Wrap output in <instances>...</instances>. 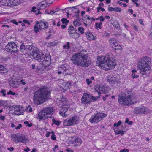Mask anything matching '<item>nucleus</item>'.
Masks as SVG:
<instances>
[{
  "label": "nucleus",
  "mask_w": 152,
  "mask_h": 152,
  "mask_svg": "<svg viewBox=\"0 0 152 152\" xmlns=\"http://www.w3.org/2000/svg\"><path fill=\"white\" fill-rule=\"evenodd\" d=\"M116 61L113 59L111 54L105 56L103 58L98 56L96 61V65L105 70L113 69L116 65Z\"/></svg>",
  "instance_id": "f257e3e1"
},
{
  "label": "nucleus",
  "mask_w": 152,
  "mask_h": 152,
  "mask_svg": "<svg viewBox=\"0 0 152 152\" xmlns=\"http://www.w3.org/2000/svg\"><path fill=\"white\" fill-rule=\"evenodd\" d=\"M50 92L47 87L43 86L34 92L33 100L34 103L41 104L50 98Z\"/></svg>",
  "instance_id": "f03ea898"
},
{
  "label": "nucleus",
  "mask_w": 152,
  "mask_h": 152,
  "mask_svg": "<svg viewBox=\"0 0 152 152\" xmlns=\"http://www.w3.org/2000/svg\"><path fill=\"white\" fill-rule=\"evenodd\" d=\"M71 60L73 64L84 67H88L90 64V61L87 54L80 52L74 54L72 56Z\"/></svg>",
  "instance_id": "7ed1b4c3"
},
{
  "label": "nucleus",
  "mask_w": 152,
  "mask_h": 152,
  "mask_svg": "<svg viewBox=\"0 0 152 152\" xmlns=\"http://www.w3.org/2000/svg\"><path fill=\"white\" fill-rule=\"evenodd\" d=\"M151 61L150 58L145 57L142 58L138 62L137 67L140 70V73L145 77L148 75L151 69Z\"/></svg>",
  "instance_id": "20e7f679"
},
{
  "label": "nucleus",
  "mask_w": 152,
  "mask_h": 152,
  "mask_svg": "<svg viewBox=\"0 0 152 152\" xmlns=\"http://www.w3.org/2000/svg\"><path fill=\"white\" fill-rule=\"evenodd\" d=\"M118 101L120 104L124 106L131 105L136 102L134 94L130 92H127L120 96Z\"/></svg>",
  "instance_id": "39448f33"
},
{
  "label": "nucleus",
  "mask_w": 152,
  "mask_h": 152,
  "mask_svg": "<svg viewBox=\"0 0 152 152\" xmlns=\"http://www.w3.org/2000/svg\"><path fill=\"white\" fill-rule=\"evenodd\" d=\"M34 58L38 60L44 66L43 69H46L50 64L51 58L50 56H46L42 53L39 51L34 52L33 54Z\"/></svg>",
  "instance_id": "423d86ee"
},
{
  "label": "nucleus",
  "mask_w": 152,
  "mask_h": 152,
  "mask_svg": "<svg viewBox=\"0 0 152 152\" xmlns=\"http://www.w3.org/2000/svg\"><path fill=\"white\" fill-rule=\"evenodd\" d=\"M107 115L102 113H98L92 115L89 120V122L91 123H97L103 118L107 116Z\"/></svg>",
  "instance_id": "0eeeda50"
},
{
  "label": "nucleus",
  "mask_w": 152,
  "mask_h": 152,
  "mask_svg": "<svg viewBox=\"0 0 152 152\" xmlns=\"http://www.w3.org/2000/svg\"><path fill=\"white\" fill-rule=\"evenodd\" d=\"M6 51L11 53H16L18 51L17 46L15 43L13 42H9L6 46Z\"/></svg>",
  "instance_id": "6e6552de"
},
{
  "label": "nucleus",
  "mask_w": 152,
  "mask_h": 152,
  "mask_svg": "<svg viewBox=\"0 0 152 152\" xmlns=\"http://www.w3.org/2000/svg\"><path fill=\"white\" fill-rule=\"evenodd\" d=\"M48 24L46 22L43 21L42 20L39 22L37 21L36 22V24L34 27V31L36 33L39 31V28L38 26H39V28L40 29L46 28L48 26Z\"/></svg>",
  "instance_id": "1a4fd4ad"
},
{
  "label": "nucleus",
  "mask_w": 152,
  "mask_h": 152,
  "mask_svg": "<svg viewBox=\"0 0 152 152\" xmlns=\"http://www.w3.org/2000/svg\"><path fill=\"white\" fill-rule=\"evenodd\" d=\"M151 110L148 109L144 106L142 107L135 108L134 110V113L136 114H145L151 112Z\"/></svg>",
  "instance_id": "9d476101"
},
{
  "label": "nucleus",
  "mask_w": 152,
  "mask_h": 152,
  "mask_svg": "<svg viewBox=\"0 0 152 152\" xmlns=\"http://www.w3.org/2000/svg\"><path fill=\"white\" fill-rule=\"evenodd\" d=\"M78 121L77 117L75 116L70 118L69 120H66L63 122V125L64 126H71L76 124Z\"/></svg>",
  "instance_id": "9b49d317"
},
{
  "label": "nucleus",
  "mask_w": 152,
  "mask_h": 152,
  "mask_svg": "<svg viewBox=\"0 0 152 152\" xmlns=\"http://www.w3.org/2000/svg\"><path fill=\"white\" fill-rule=\"evenodd\" d=\"M81 103L84 104H89L92 101L91 96L86 93L83 94L81 99Z\"/></svg>",
  "instance_id": "f8f14e48"
},
{
  "label": "nucleus",
  "mask_w": 152,
  "mask_h": 152,
  "mask_svg": "<svg viewBox=\"0 0 152 152\" xmlns=\"http://www.w3.org/2000/svg\"><path fill=\"white\" fill-rule=\"evenodd\" d=\"M94 89L95 91L98 93V94L99 96L101 93L104 94L107 92V88L103 85L96 86L94 87Z\"/></svg>",
  "instance_id": "ddd939ff"
},
{
  "label": "nucleus",
  "mask_w": 152,
  "mask_h": 152,
  "mask_svg": "<svg viewBox=\"0 0 152 152\" xmlns=\"http://www.w3.org/2000/svg\"><path fill=\"white\" fill-rule=\"evenodd\" d=\"M108 81L111 84H118L120 83L118 77L113 75H108L107 77Z\"/></svg>",
  "instance_id": "4468645a"
},
{
  "label": "nucleus",
  "mask_w": 152,
  "mask_h": 152,
  "mask_svg": "<svg viewBox=\"0 0 152 152\" xmlns=\"http://www.w3.org/2000/svg\"><path fill=\"white\" fill-rule=\"evenodd\" d=\"M18 142H22L26 144L28 142V140L27 138L23 134H18L17 136Z\"/></svg>",
  "instance_id": "2eb2a0df"
},
{
  "label": "nucleus",
  "mask_w": 152,
  "mask_h": 152,
  "mask_svg": "<svg viewBox=\"0 0 152 152\" xmlns=\"http://www.w3.org/2000/svg\"><path fill=\"white\" fill-rule=\"evenodd\" d=\"M14 113L15 115H22L23 114L24 110L20 106H16L14 107Z\"/></svg>",
  "instance_id": "dca6fc26"
},
{
  "label": "nucleus",
  "mask_w": 152,
  "mask_h": 152,
  "mask_svg": "<svg viewBox=\"0 0 152 152\" xmlns=\"http://www.w3.org/2000/svg\"><path fill=\"white\" fill-rule=\"evenodd\" d=\"M59 103L62 107H69V103L67 101V100L64 97L62 96L59 100Z\"/></svg>",
  "instance_id": "f3484780"
},
{
  "label": "nucleus",
  "mask_w": 152,
  "mask_h": 152,
  "mask_svg": "<svg viewBox=\"0 0 152 152\" xmlns=\"http://www.w3.org/2000/svg\"><path fill=\"white\" fill-rule=\"evenodd\" d=\"M38 117L40 120H45L48 118H50L51 116H47L42 110L39 113Z\"/></svg>",
  "instance_id": "a211bd4d"
},
{
  "label": "nucleus",
  "mask_w": 152,
  "mask_h": 152,
  "mask_svg": "<svg viewBox=\"0 0 152 152\" xmlns=\"http://www.w3.org/2000/svg\"><path fill=\"white\" fill-rule=\"evenodd\" d=\"M43 111L48 116H50V115L53 113V108L52 107H48L44 109Z\"/></svg>",
  "instance_id": "6ab92c4d"
},
{
  "label": "nucleus",
  "mask_w": 152,
  "mask_h": 152,
  "mask_svg": "<svg viewBox=\"0 0 152 152\" xmlns=\"http://www.w3.org/2000/svg\"><path fill=\"white\" fill-rule=\"evenodd\" d=\"M8 6H13L18 5L20 3V0H8Z\"/></svg>",
  "instance_id": "aec40b11"
},
{
  "label": "nucleus",
  "mask_w": 152,
  "mask_h": 152,
  "mask_svg": "<svg viewBox=\"0 0 152 152\" xmlns=\"http://www.w3.org/2000/svg\"><path fill=\"white\" fill-rule=\"evenodd\" d=\"M86 37L87 39L89 40H94L95 39V37L92 34L91 32L89 31H87L86 32Z\"/></svg>",
  "instance_id": "412c9836"
},
{
  "label": "nucleus",
  "mask_w": 152,
  "mask_h": 152,
  "mask_svg": "<svg viewBox=\"0 0 152 152\" xmlns=\"http://www.w3.org/2000/svg\"><path fill=\"white\" fill-rule=\"evenodd\" d=\"M26 50H28L29 51H32V56H33V54L34 52H36V51H39L37 50L33 46L31 45H26Z\"/></svg>",
  "instance_id": "4be33fe9"
},
{
  "label": "nucleus",
  "mask_w": 152,
  "mask_h": 152,
  "mask_svg": "<svg viewBox=\"0 0 152 152\" xmlns=\"http://www.w3.org/2000/svg\"><path fill=\"white\" fill-rule=\"evenodd\" d=\"M71 140L73 143L78 142L79 143L80 145L82 142V141L79 138L77 137H72Z\"/></svg>",
  "instance_id": "5701e85b"
},
{
  "label": "nucleus",
  "mask_w": 152,
  "mask_h": 152,
  "mask_svg": "<svg viewBox=\"0 0 152 152\" xmlns=\"http://www.w3.org/2000/svg\"><path fill=\"white\" fill-rule=\"evenodd\" d=\"M70 37L74 39H76L78 38L79 37V34L77 33L76 32L72 33L69 34Z\"/></svg>",
  "instance_id": "b1692460"
},
{
  "label": "nucleus",
  "mask_w": 152,
  "mask_h": 152,
  "mask_svg": "<svg viewBox=\"0 0 152 152\" xmlns=\"http://www.w3.org/2000/svg\"><path fill=\"white\" fill-rule=\"evenodd\" d=\"M10 86L13 88H17L18 86V82L14 80L10 81Z\"/></svg>",
  "instance_id": "393cba45"
},
{
  "label": "nucleus",
  "mask_w": 152,
  "mask_h": 152,
  "mask_svg": "<svg viewBox=\"0 0 152 152\" xmlns=\"http://www.w3.org/2000/svg\"><path fill=\"white\" fill-rule=\"evenodd\" d=\"M109 42L112 48L115 45V43H117L116 40L113 38L110 39L109 41Z\"/></svg>",
  "instance_id": "a878e982"
},
{
  "label": "nucleus",
  "mask_w": 152,
  "mask_h": 152,
  "mask_svg": "<svg viewBox=\"0 0 152 152\" xmlns=\"http://www.w3.org/2000/svg\"><path fill=\"white\" fill-rule=\"evenodd\" d=\"M17 135L18 134H11V136L12 139V141H14V142H18V141L17 139Z\"/></svg>",
  "instance_id": "bb28decb"
},
{
  "label": "nucleus",
  "mask_w": 152,
  "mask_h": 152,
  "mask_svg": "<svg viewBox=\"0 0 152 152\" xmlns=\"http://www.w3.org/2000/svg\"><path fill=\"white\" fill-rule=\"evenodd\" d=\"M112 48L115 50H121L122 49V47L120 45H118L117 43H115V45L112 47Z\"/></svg>",
  "instance_id": "cd10ccee"
},
{
  "label": "nucleus",
  "mask_w": 152,
  "mask_h": 152,
  "mask_svg": "<svg viewBox=\"0 0 152 152\" xmlns=\"http://www.w3.org/2000/svg\"><path fill=\"white\" fill-rule=\"evenodd\" d=\"M76 30L74 29V27L72 25L70 26L68 29V32L69 34L75 32H76Z\"/></svg>",
  "instance_id": "c85d7f7f"
},
{
  "label": "nucleus",
  "mask_w": 152,
  "mask_h": 152,
  "mask_svg": "<svg viewBox=\"0 0 152 152\" xmlns=\"http://www.w3.org/2000/svg\"><path fill=\"white\" fill-rule=\"evenodd\" d=\"M8 0H0V2L3 5L8 6Z\"/></svg>",
  "instance_id": "c756f323"
},
{
  "label": "nucleus",
  "mask_w": 152,
  "mask_h": 152,
  "mask_svg": "<svg viewBox=\"0 0 152 152\" xmlns=\"http://www.w3.org/2000/svg\"><path fill=\"white\" fill-rule=\"evenodd\" d=\"M20 49L21 52H23L25 50H26V46H25L23 43H22L21 45Z\"/></svg>",
  "instance_id": "7c9ffc66"
},
{
  "label": "nucleus",
  "mask_w": 152,
  "mask_h": 152,
  "mask_svg": "<svg viewBox=\"0 0 152 152\" xmlns=\"http://www.w3.org/2000/svg\"><path fill=\"white\" fill-rule=\"evenodd\" d=\"M124 131L121 130H119L118 131H115V134L116 135L120 134L121 135H123L124 134Z\"/></svg>",
  "instance_id": "2f4dec72"
},
{
  "label": "nucleus",
  "mask_w": 152,
  "mask_h": 152,
  "mask_svg": "<svg viewBox=\"0 0 152 152\" xmlns=\"http://www.w3.org/2000/svg\"><path fill=\"white\" fill-rule=\"evenodd\" d=\"M61 21L63 23L65 24L66 25L67 24V23L69 22V20H67L66 18H62L61 20Z\"/></svg>",
  "instance_id": "473e14b6"
},
{
  "label": "nucleus",
  "mask_w": 152,
  "mask_h": 152,
  "mask_svg": "<svg viewBox=\"0 0 152 152\" xmlns=\"http://www.w3.org/2000/svg\"><path fill=\"white\" fill-rule=\"evenodd\" d=\"M70 43L69 42H67L66 43V45H63V48L64 49H69L70 48V46H69Z\"/></svg>",
  "instance_id": "72a5a7b5"
},
{
  "label": "nucleus",
  "mask_w": 152,
  "mask_h": 152,
  "mask_svg": "<svg viewBox=\"0 0 152 152\" xmlns=\"http://www.w3.org/2000/svg\"><path fill=\"white\" fill-rule=\"evenodd\" d=\"M91 23L90 20H87L85 22H84L83 23L86 26H89L91 24Z\"/></svg>",
  "instance_id": "f704fd0d"
},
{
  "label": "nucleus",
  "mask_w": 152,
  "mask_h": 152,
  "mask_svg": "<svg viewBox=\"0 0 152 152\" xmlns=\"http://www.w3.org/2000/svg\"><path fill=\"white\" fill-rule=\"evenodd\" d=\"M0 92L3 94V96H5L6 95V91L5 89H1L0 91Z\"/></svg>",
  "instance_id": "c9c22d12"
},
{
  "label": "nucleus",
  "mask_w": 152,
  "mask_h": 152,
  "mask_svg": "<svg viewBox=\"0 0 152 152\" xmlns=\"http://www.w3.org/2000/svg\"><path fill=\"white\" fill-rule=\"evenodd\" d=\"M53 123L52 124H55L56 125H59L60 123L59 121H56L55 120L54 118L52 119V120Z\"/></svg>",
  "instance_id": "e433bc0d"
},
{
  "label": "nucleus",
  "mask_w": 152,
  "mask_h": 152,
  "mask_svg": "<svg viewBox=\"0 0 152 152\" xmlns=\"http://www.w3.org/2000/svg\"><path fill=\"white\" fill-rule=\"evenodd\" d=\"M78 30L82 34H83L84 33V28L82 27H79L78 28Z\"/></svg>",
  "instance_id": "4c0bfd02"
},
{
  "label": "nucleus",
  "mask_w": 152,
  "mask_h": 152,
  "mask_svg": "<svg viewBox=\"0 0 152 152\" xmlns=\"http://www.w3.org/2000/svg\"><path fill=\"white\" fill-rule=\"evenodd\" d=\"M69 108V107H62L61 110L63 111V112L66 113L67 111L68 108Z\"/></svg>",
  "instance_id": "58836bf2"
},
{
  "label": "nucleus",
  "mask_w": 152,
  "mask_h": 152,
  "mask_svg": "<svg viewBox=\"0 0 152 152\" xmlns=\"http://www.w3.org/2000/svg\"><path fill=\"white\" fill-rule=\"evenodd\" d=\"M121 11V9L119 7H115L114 8L113 11L118 12H120Z\"/></svg>",
  "instance_id": "ea45409f"
},
{
  "label": "nucleus",
  "mask_w": 152,
  "mask_h": 152,
  "mask_svg": "<svg viewBox=\"0 0 152 152\" xmlns=\"http://www.w3.org/2000/svg\"><path fill=\"white\" fill-rule=\"evenodd\" d=\"M24 123L25 125H26V126L28 127H31L32 125V124L31 123L29 124V122L28 121H25Z\"/></svg>",
  "instance_id": "a19ab883"
},
{
  "label": "nucleus",
  "mask_w": 152,
  "mask_h": 152,
  "mask_svg": "<svg viewBox=\"0 0 152 152\" xmlns=\"http://www.w3.org/2000/svg\"><path fill=\"white\" fill-rule=\"evenodd\" d=\"M59 114L61 116H62L63 117L67 115V114L65 113L64 112H63V111H62L61 110L59 112Z\"/></svg>",
  "instance_id": "79ce46f5"
},
{
  "label": "nucleus",
  "mask_w": 152,
  "mask_h": 152,
  "mask_svg": "<svg viewBox=\"0 0 152 152\" xmlns=\"http://www.w3.org/2000/svg\"><path fill=\"white\" fill-rule=\"evenodd\" d=\"M7 95L11 94L12 95H15L16 94L15 93L13 92L12 91L10 90L7 93Z\"/></svg>",
  "instance_id": "37998d69"
},
{
  "label": "nucleus",
  "mask_w": 152,
  "mask_h": 152,
  "mask_svg": "<svg viewBox=\"0 0 152 152\" xmlns=\"http://www.w3.org/2000/svg\"><path fill=\"white\" fill-rule=\"evenodd\" d=\"M139 77V75H136V73H132V77L134 79V78H137Z\"/></svg>",
  "instance_id": "c03bdc74"
},
{
  "label": "nucleus",
  "mask_w": 152,
  "mask_h": 152,
  "mask_svg": "<svg viewBox=\"0 0 152 152\" xmlns=\"http://www.w3.org/2000/svg\"><path fill=\"white\" fill-rule=\"evenodd\" d=\"M73 24L75 26H79L81 25L80 23L77 22V20H75V21H74L73 22Z\"/></svg>",
  "instance_id": "a18cd8bd"
},
{
  "label": "nucleus",
  "mask_w": 152,
  "mask_h": 152,
  "mask_svg": "<svg viewBox=\"0 0 152 152\" xmlns=\"http://www.w3.org/2000/svg\"><path fill=\"white\" fill-rule=\"evenodd\" d=\"M26 111H28L31 112L32 111V109L30 106H28L26 108Z\"/></svg>",
  "instance_id": "49530a36"
},
{
  "label": "nucleus",
  "mask_w": 152,
  "mask_h": 152,
  "mask_svg": "<svg viewBox=\"0 0 152 152\" xmlns=\"http://www.w3.org/2000/svg\"><path fill=\"white\" fill-rule=\"evenodd\" d=\"M121 123V121H119L117 123H115L114 124V126L118 127L120 125Z\"/></svg>",
  "instance_id": "de8ad7c7"
},
{
  "label": "nucleus",
  "mask_w": 152,
  "mask_h": 152,
  "mask_svg": "<svg viewBox=\"0 0 152 152\" xmlns=\"http://www.w3.org/2000/svg\"><path fill=\"white\" fill-rule=\"evenodd\" d=\"M47 7V6H45V4H42L41 6L40 7V9L43 10L45 9Z\"/></svg>",
  "instance_id": "09e8293b"
},
{
  "label": "nucleus",
  "mask_w": 152,
  "mask_h": 152,
  "mask_svg": "<svg viewBox=\"0 0 152 152\" xmlns=\"http://www.w3.org/2000/svg\"><path fill=\"white\" fill-rule=\"evenodd\" d=\"M113 26L115 27V28H118L119 27L120 24H119L117 22H115L113 24Z\"/></svg>",
  "instance_id": "8fccbe9b"
},
{
  "label": "nucleus",
  "mask_w": 152,
  "mask_h": 152,
  "mask_svg": "<svg viewBox=\"0 0 152 152\" xmlns=\"http://www.w3.org/2000/svg\"><path fill=\"white\" fill-rule=\"evenodd\" d=\"M87 83L88 85H89L92 82V81L90 80L89 79H87L86 80Z\"/></svg>",
  "instance_id": "3c124183"
},
{
  "label": "nucleus",
  "mask_w": 152,
  "mask_h": 152,
  "mask_svg": "<svg viewBox=\"0 0 152 152\" xmlns=\"http://www.w3.org/2000/svg\"><path fill=\"white\" fill-rule=\"evenodd\" d=\"M71 83L70 82H67L66 84V86H67L66 89L69 88V86H71Z\"/></svg>",
  "instance_id": "603ef678"
},
{
  "label": "nucleus",
  "mask_w": 152,
  "mask_h": 152,
  "mask_svg": "<svg viewBox=\"0 0 152 152\" xmlns=\"http://www.w3.org/2000/svg\"><path fill=\"white\" fill-rule=\"evenodd\" d=\"M23 21L24 22V23L27 24L28 25H29L30 24V22L28 20L26 19L23 20Z\"/></svg>",
  "instance_id": "864d4df0"
},
{
  "label": "nucleus",
  "mask_w": 152,
  "mask_h": 152,
  "mask_svg": "<svg viewBox=\"0 0 152 152\" xmlns=\"http://www.w3.org/2000/svg\"><path fill=\"white\" fill-rule=\"evenodd\" d=\"M48 44L52 46H54L56 45V44L54 42H49Z\"/></svg>",
  "instance_id": "5fc2aeb1"
},
{
  "label": "nucleus",
  "mask_w": 152,
  "mask_h": 152,
  "mask_svg": "<svg viewBox=\"0 0 152 152\" xmlns=\"http://www.w3.org/2000/svg\"><path fill=\"white\" fill-rule=\"evenodd\" d=\"M95 26H96V28H101V26L98 23H95Z\"/></svg>",
  "instance_id": "6e6d98bb"
},
{
  "label": "nucleus",
  "mask_w": 152,
  "mask_h": 152,
  "mask_svg": "<svg viewBox=\"0 0 152 152\" xmlns=\"http://www.w3.org/2000/svg\"><path fill=\"white\" fill-rule=\"evenodd\" d=\"M51 139H52L55 140L56 139V137L55 136V135L54 134H52L51 136Z\"/></svg>",
  "instance_id": "4d7b16f0"
},
{
  "label": "nucleus",
  "mask_w": 152,
  "mask_h": 152,
  "mask_svg": "<svg viewBox=\"0 0 152 152\" xmlns=\"http://www.w3.org/2000/svg\"><path fill=\"white\" fill-rule=\"evenodd\" d=\"M22 127V125L21 124H18V126L16 127H15V129H19L20 128Z\"/></svg>",
  "instance_id": "13d9d810"
},
{
  "label": "nucleus",
  "mask_w": 152,
  "mask_h": 152,
  "mask_svg": "<svg viewBox=\"0 0 152 152\" xmlns=\"http://www.w3.org/2000/svg\"><path fill=\"white\" fill-rule=\"evenodd\" d=\"M99 18L100 19V20L101 21H103L104 20V17L102 16H100L99 17Z\"/></svg>",
  "instance_id": "bf43d9fd"
},
{
  "label": "nucleus",
  "mask_w": 152,
  "mask_h": 152,
  "mask_svg": "<svg viewBox=\"0 0 152 152\" xmlns=\"http://www.w3.org/2000/svg\"><path fill=\"white\" fill-rule=\"evenodd\" d=\"M91 97L92 99L94 101H96L97 100V98H99V97L98 96H97V97H96L91 96Z\"/></svg>",
  "instance_id": "052dcab7"
},
{
  "label": "nucleus",
  "mask_w": 152,
  "mask_h": 152,
  "mask_svg": "<svg viewBox=\"0 0 152 152\" xmlns=\"http://www.w3.org/2000/svg\"><path fill=\"white\" fill-rule=\"evenodd\" d=\"M62 69L63 70V72H65L68 70V69H66V67H63Z\"/></svg>",
  "instance_id": "680f3d73"
},
{
  "label": "nucleus",
  "mask_w": 152,
  "mask_h": 152,
  "mask_svg": "<svg viewBox=\"0 0 152 152\" xmlns=\"http://www.w3.org/2000/svg\"><path fill=\"white\" fill-rule=\"evenodd\" d=\"M28 90V87H26L24 88L23 91L24 92H27Z\"/></svg>",
  "instance_id": "e2e57ef3"
},
{
  "label": "nucleus",
  "mask_w": 152,
  "mask_h": 152,
  "mask_svg": "<svg viewBox=\"0 0 152 152\" xmlns=\"http://www.w3.org/2000/svg\"><path fill=\"white\" fill-rule=\"evenodd\" d=\"M30 151V149L28 147H27L26 149H24V151L25 152H27Z\"/></svg>",
  "instance_id": "0e129e2a"
},
{
  "label": "nucleus",
  "mask_w": 152,
  "mask_h": 152,
  "mask_svg": "<svg viewBox=\"0 0 152 152\" xmlns=\"http://www.w3.org/2000/svg\"><path fill=\"white\" fill-rule=\"evenodd\" d=\"M4 67L3 66L0 65V71H3Z\"/></svg>",
  "instance_id": "69168bd1"
},
{
  "label": "nucleus",
  "mask_w": 152,
  "mask_h": 152,
  "mask_svg": "<svg viewBox=\"0 0 152 152\" xmlns=\"http://www.w3.org/2000/svg\"><path fill=\"white\" fill-rule=\"evenodd\" d=\"M114 8H112L111 7H109L108 8V10L110 11H113Z\"/></svg>",
  "instance_id": "338daca9"
},
{
  "label": "nucleus",
  "mask_w": 152,
  "mask_h": 152,
  "mask_svg": "<svg viewBox=\"0 0 152 152\" xmlns=\"http://www.w3.org/2000/svg\"><path fill=\"white\" fill-rule=\"evenodd\" d=\"M12 22L13 23L15 24L16 25H18V23L16 22L15 20H12Z\"/></svg>",
  "instance_id": "774afa93"
}]
</instances>
